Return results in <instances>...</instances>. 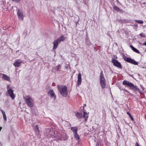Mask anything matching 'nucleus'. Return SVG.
I'll return each instance as SVG.
<instances>
[{"label": "nucleus", "instance_id": "nucleus-27", "mask_svg": "<svg viewBox=\"0 0 146 146\" xmlns=\"http://www.w3.org/2000/svg\"><path fill=\"white\" fill-rule=\"evenodd\" d=\"M127 113L128 115H129V116L130 117H131V116H131V115L130 114V113H129V112H127Z\"/></svg>", "mask_w": 146, "mask_h": 146}, {"label": "nucleus", "instance_id": "nucleus-37", "mask_svg": "<svg viewBox=\"0 0 146 146\" xmlns=\"http://www.w3.org/2000/svg\"><path fill=\"white\" fill-rule=\"evenodd\" d=\"M1 1H3L2 0H0V2H1Z\"/></svg>", "mask_w": 146, "mask_h": 146}, {"label": "nucleus", "instance_id": "nucleus-2", "mask_svg": "<svg viewBox=\"0 0 146 146\" xmlns=\"http://www.w3.org/2000/svg\"><path fill=\"white\" fill-rule=\"evenodd\" d=\"M123 84L125 87H128L130 89H134L135 91H137L140 94L142 93L141 91L136 85H134L132 83L127 81L124 80L123 82Z\"/></svg>", "mask_w": 146, "mask_h": 146}, {"label": "nucleus", "instance_id": "nucleus-32", "mask_svg": "<svg viewBox=\"0 0 146 146\" xmlns=\"http://www.w3.org/2000/svg\"><path fill=\"white\" fill-rule=\"evenodd\" d=\"M135 146H139V144L137 142H136L135 144Z\"/></svg>", "mask_w": 146, "mask_h": 146}, {"label": "nucleus", "instance_id": "nucleus-34", "mask_svg": "<svg viewBox=\"0 0 146 146\" xmlns=\"http://www.w3.org/2000/svg\"><path fill=\"white\" fill-rule=\"evenodd\" d=\"M142 44H143V45H145L146 46V42L143 43Z\"/></svg>", "mask_w": 146, "mask_h": 146}, {"label": "nucleus", "instance_id": "nucleus-20", "mask_svg": "<svg viewBox=\"0 0 146 146\" xmlns=\"http://www.w3.org/2000/svg\"><path fill=\"white\" fill-rule=\"evenodd\" d=\"M113 8L115 10L117 11H119L121 12H122L123 11L122 10L120 9L119 7H116L115 5H114L113 6Z\"/></svg>", "mask_w": 146, "mask_h": 146}, {"label": "nucleus", "instance_id": "nucleus-29", "mask_svg": "<svg viewBox=\"0 0 146 146\" xmlns=\"http://www.w3.org/2000/svg\"><path fill=\"white\" fill-rule=\"evenodd\" d=\"M130 117L131 118V120H132V121L134 120V119H133V117L132 116H131V117Z\"/></svg>", "mask_w": 146, "mask_h": 146}, {"label": "nucleus", "instance_id": "nucleus-24", "mask_svg": "<svg viewBox=\"0 0 146 146\" xmlns=\"http://www.w3.org/2000/svg\"><path fill=\"white\" fill-rule=\"evenodd\" d=\"M135 21L136 22H137L138 23H139V24H142L143 23V21L142 20H135Z\"/></svg>", "mask_w": 146, "mask_h": 146}, {"label": "nucleus", "instance_id": "nucleus-17", "mask_svg": "<svg viewBox=\"0 0 146 146\" xmlns=\"http://www.w3.org/2000/svg\"><path fill=\"white\" fill-rule=\"evenodd\" d=\"M76 114L75 115L78 118H83V116L82 115V114L78 112H76L75 113Z\"/></svg>", "mask_w": 146, "mask_h": 146}, {"label": "nucleus", "instance_id": "nucleus-25", "mask_svg": "<svg viewBox=\"0 0 146 146\" xmlns=\"http://www.w3.org/2000/svg\"><path fill=\"white\" fill-rule=\"evenodd\" d=\"M7 90H8L9 89H12L10 87L9 85H7Z\"/></svg>", "mask_w": 146, "mask_h": 146}, {"label": "nucleus", "instance_id": "nucleus-30", "mask_svg": "<svg viewBox=\"0 0 146 146\" xmlns=\"http://www.w3.org/2000/svg\"><path fill=\"white\" fill-rule=\"evenodd\" d=\"M122 89L123 90L125 91L126 92H128V90H126L125 89L122 88Z\"/></svg>", "mask_w": 146, "mask_h": 146}, {"label": "nucleus", "instance_id": "nucleus-33", "mask_svg": "<svg viewBox=\"0 0 146 146\" xmlns=\"http://www.w3.org/2000/svg\"><path fill=\"white\" fill-rule=\"evenodd\" d=\"M86 104H84L83 108V109L84 110V107H85V106H86Z\"/></svg>", "mask_w": 146, "mask_h": 146}, {"label": "nucleus", "instance_id": "nucleus-36", "mask_svg": "<svg viewBox=\"0 0 146 146\" xmlns=\"http://www.w3.org/2000/svg\"><path fill=\"white\" fill-rule=\"evenodd\" d=\"M119 88L120 90H123L122 89V88Z\"/></svg>", "mask_w": 146, "mask_h": 146}, {"label": "nucleus", "instance_id": "nucleus-18", "mask_svg": "<svg viewBox=\"0 0 146 146\" xmlns=\"http://www.w3.org/2000/svg\"><path fill=\"white\" fill-rule=\"evenodd\" d=\"M130 47L135 52L137 53H140L139 51L136 48L134 47L133 46L130 45Z\"/></svg>", "mask_w": 146, "mask_h": 146}, {"label": "nucleus", "instance_id": "nucleus-4", "mask_svg": "<svg viewBox=\"0 0 146 146\" xmlns=\"http://www.w3.org/2000/svg\"><path fill=\"white\" fill-rule=\"evenodd\" d=\"M100 82L102 88H105L106 87V80L102 71H101L100 73Z\"/></svg>", "mask_w": 146, "mask_h": 146}, {"label": "nucleus", "instance_id": "nucleus-22", "mask_svg": "<svg viewBox=\"0 0 146 146\" xmlns=\"http://www.w3.org/2000/svg\"><path fill=\"white\" fill-rule=\"evenodd\" d=\"M88 114L85 111L84 112V115L83 116V117H84V118H86L85 119V120H87V118L88 116Z\"/></svg>", "mask_w": 146, "mask_h": 146}, {"label": "nucleus", "instance_id": "nucleus-23", "mask_svg": "<svg viewBox=\"0 0 146 146\" xmlns=\"http://www.w3.org/2000/svg\"><path fill=\"white\" fill-rule=\"evenodd\" d=\"M74 138L77 140H79L80 139V137L77 134V133L74 134Z\"/></svg>", "mask_w": 146, "mask_h": 146}, {"label": "nucleus", "instance_id": "nucleus-21", "mask_svg": "<svg viewBox=\"0 0 146 146\" xmlns=\"http://www.w3.org/2000/svg\"><path fill=\"white\" fill-rule=\"evenodd\" d=\"M35 131H36V133L37 134V135H38L39 134V128H38V126L37 125H36L35 126Z\"/></svg>", "mask_w": 146, "mask_h": 146}, {"label": "nucleus", "instance_id": "nucleus-15", "mask_svg": "<svg viewBox=\"0 0 146 146\" xmlns=\"http://www.w3.org/2000/svg\"><path fill=\"white\" fill-rule=\"evenodd\" d=\"M71 129L74 134L77 133L78 129L77 127H72L71 128Z\"/></svg>", "mask_w": 146, "mask_h": 146}, {"label": "nucleus", "instance_id": "nucleus-3", "mask_svg": "<svg viewBox=\"0 0 146 146\" xmlns=\"http://www.w3.org/2000/svg\"><path fill=\"white\" fill-rule=\"evenodd\" d=\"M58 89L61 95L64 97L66 96L68 94L67 88L65 85L57 86Z\"/></svg>", "mask_w": 146, "mask_h": 146}, {"label": "nucleus", "instance_id": "nucleus-26", "mask_svg": "<svg viewBox=\"0 0 146 146\" xmlns=\"http://www.w3.org/2000/svg\"><path fill=\"white\" fill-rule=\"evenodd\" d=\"M7 90H8L9 89H12L10 87L9 85H7Z\"/></svg>", "mask_w": 146, "mask_h": 146}, {"label": "nucleus", "instance_id": "nucleus-19", "mask_svg": "<svg viewBox=\"0 0 146 146\" xmlns=\"http://www.w3.org/2000/svg\"><path fill=\"white\" fill-rule=\"evenodd\" d=\"M1 111L3 115V117L4 118V119L5 121H6L7 119V117L6 116V114L5 113L4 111H3L1 109L0 110Z\"/></svg>", "mask_w": 146, "mask_h": 146}, {"label": "nucleus", "instance_id": "nucleus-10", "mask_svg": "<svg viewBox=\"0 0 146 146\" xmlns=\"http://www.w3.org/2000/svg\"><path fill=\"white\" fill-rule=\"evenodd\" d=\"M22 62L23 61L20 59L16 60L13 64V65L15 67H19L20 66Z\"/></svg>", "mask_w": 146, "mask_h": 146}, {"label": "nucleus", "instance_id": "nucleus-1", "mask_svg": "<svg viewBox=\"0 0 146 146\" xmlns=\"http://www.w3.org/2000/svg\"><path fill=\"white\" fill-rule=\"evenodd\" d=\"M47 135L48 137H56L59 140H66L68 139V137L66 133H63L61 134L59 132H56L55 133L52 130H51L49 134L48 133Z\"/></svg>", "mask_w": 146, "mask_h": 146}, {"label": "nucleus", "instance_id": "nucleus-8", "mask_svg": "<svg viewBox=\"0 0 146 146\" xmlns=\"http://www.w3.org/2000/svg\"><path fill=\"white\" fill-rule=\"evenodd\" d=\"M7 94H8L13 100L15 99V95L13 93V90L12 89H9L7 91Z\"/></svg>", "mask_w": 146, "mask_h": 146}, {"label": "nucleus", "instance_id": "nucleus-6", "mask_svg": "<svg viewBox=\"0 0 146 146\" xmlns=\"http://www.w3.org/2000/svg\"><path fill=\"white\" fill-rule=\"evenodd\" d=\"M123 58L124 60L129 63H131L135 65H138V63L134 60L131 58L127 57L125 55H123Z\"/></svg>", "mask_w": 146, "mask_h": 146}, {"label": "nucleus", "instance_id": "nucleus-11", "mask_svg": "<svg viewBox=\"0 0 146 146\" xmlns=\"http://www.w3.org/2000/svg\"><path fill=\"white\" fill-rule=\"evenodd\" d=\"M49 95L50 96V97L53 98L54 100H55L56 99V96L55 95L53 90H50L48 92Z\"/></svg>", "mask_w": 146, "mask_h": 146}, {"label": "nucleus", "instance_id": "nucleus-12", "mask_svg": "<svg viewBox=\"0 0 146 146\" xmlns=\"http://www.w3.org/2000/svg\"><path fill=\"white\" fill-rule=\"evenodd\" d=\"M78 78L77 86H79L81 84L82 82L81 74L80 73L78 74Z\"/></svg>", "mask_w": 146, "mask_h": 146}, {"label": "nucleus", "instance_id": "nucleus-35", "mask_svg": "<svg viewBox=\"0 0 146 146\" xmlns=\"http://www.w3.org/2000/svg\"><path fill=\"white\" fill-rule=\"evenodd\" d=\"M127 93H128V94H130V92H129L128 91V92H126Z\"/></svg>", "mask_w": 146, "mask_h": 146}, {"label": "nucleus", "instance_id": "nucleus-5", "mask_svg": "<svg viewBox=\"0 0 146 146\" xmlns=\"http://www.w3.org/2000/svg\"><path fill=\"white\" fill-rule=\"evenodd\" d=\"M24 99L28 106L30 108L33 106L34 105L33 100L31 97L29 96H27L24 98Z\"/></svg>", "mask_w": 146, "mask_h": 146}, {"label": "nucleus", "instance_id": "nucleus-39", "mask_svg": "<svg viewBox=\"0 0 146 146\" xmlns=\"http://www.w3.org/2000/svg\"><path fill=\"white\" fill-rule=\"evenodd\" d=\"M3 30H5V29H4V27H3Z\"/></svg>", "mask_w": 146, "mask_h": 146}, {"label": "nucleus", "instance_id": "nucleus-13", "mask_svg": "<svg viewBox=\"0 0 146 146\" xmlns=\"http://www.w3.org/2000/svg\"><path fill=\"white\" fill-rule=\"evenodd\" d=\"M59 43H60L56 39L53 41V49H55L57 47Z\"/></svg>", "mask_w": 146, "mask_h": 146}, {"label": "nucleus", "instance_id": "nucleus-9", "mask_svg": "<svg viewBox=\"0 0 146 146\" xmlns=\"http://www.w3.org/2000/svg\"><path fill=\"white\" fill-rule=\"evenodd\" d=\"M17 14L19 19L23 20V11L19 9L17 10Z\"/></svg>", "mask_w": 146, "mask_h": 146}, {"label": "nucleus", "instance_id": "nucleus-14", "mask_svg": "<svg viewBox=\"0 0 146 146\" xmlns=\"http://www.w3.org/2000/svg\"><path fill=\"white\" fill-rule=\"evenodd\" d=\"M65 39L64 37V35L61 36L60 37L56 39V40L60 43L61 41H63Z\"/></svg>", "mask_w": 146, "mask_h": 146}, {"label": "nucleus", "instance_id": "nucleus-16", "mask_svg": "<svg viewBox=\"0 0 146 146\" xmlns=\"http://www.w3.org/2000/svg\"><path fill=\"white\" fill-rule=\"evenodd\" d=\"M2 75V78L4 80H7L9 81H10V79L9 77L5 74H3Z\"/></svg>", "mask_w": 146, "mask_h": 146}, {"label": "nucleus", "instance_id": "nucleus-7", "mask_svg": "<svg viewBox=\"0 0 146 146\" xmlns=\"http://www.w3.org/2000/svg\"><path fill=\"white\" fill-rule=\"evenodd\" d=\"M111 62L114 66L119 68H122L121 64L117 60L113 58L112 59Z\"/></svg>", "mask_w": 146, "mask_h": 146}, {"label": "nucleus", "instance_id": "nucleus-31", "mask_svg": "<svg viewBox=\"0 0 146 146\" xmlns=\"http://www.w3.org/2000/svg\"><path fill=\"white\" fill-rule=\"evenodd\" d=\"M139 35L143 37V33H140Z\"/></svg>", "mask_w": 146, "mask_h": 146}, {"label": "nucleus", "instance_id": "nucleus-28", "mask_svg": "<svg viewBox=\"0 0 146 146\" xmlns=\"http://www.w3.org/2000/svg\"><path fill=\"white\" fill-rule=\"evenodd\" d=\"M13 1H15L17 2H19L20 1V0H12Z\"/></svg>", "mask_w": 146, "mask_h": 146}, {"label": "nucleus", "instance_id": "nucleus-38", "mask_svg": "<svg viewBox=\"0 0 146 146\" xmlns=\"http://www.w3.org/2000/svg\"><path fill=\"white\" fill-rule=\"evenodd\" d=\"M58 67H59L60 66V65H59L58 66Z\"/></svg>", "mask_w": 146, "mask_h": 146}]
</instances>
